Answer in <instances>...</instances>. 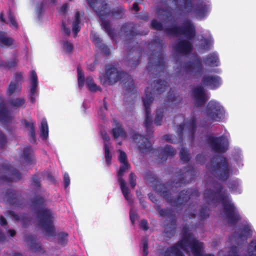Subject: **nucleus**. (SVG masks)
I'll use <instances>...</instances> for the list:
<instances>
[{
  "instance_id": "obj_1",
  "label": "nucleus",
  "mask_w": 256,
  "mask_h": 256,
  "mask_svg": "<svg viewBox=\"0 0 256 256\" xmlns=\"http://www.w3.org/2000/svg\"><path fill=\"white\" fill-rule=\"evenodd\" d=\"M188 252L190 250L196 256L202 254V244L197 241L190 234H186L184 238L177 244L168 248L166 251L168 256H180L182 250Z\"/></svg>"
},
{
  "instance_id": "obj_2",
  "label": "nucleus",
  "mask_w": 256,
  "mask_h": 256,
  "mask_svg": "<svg viewBox=\"0 0 256 256\" xmlns=\"http://www.w3.org/2000/svg\"><path fill=\"white\" fill-rule=\"evenodd\" d=\"M54 219V213L47 208L40 210L38 213V224L48 236H53L56 234L54 227L52 224Z\"/></svg>"
},
{
  "instance_id": "obj_3",
  "label": "nucleus",
  "mask_w": 256,
  "mask_h": 256,
  "mask_svg": "<svg viewBox=\"0 0 256 256\" xmlns=\"http://www.w3.org/2000/svg\"><path fill=\"white\" fill-rule=\"evenodd\" d=\"M120 77H128L130 81V86H133L132 78L124 73H120L118 70L113 66L106 68V74L100 78V82L103 84H113L120 80Z\"/></svg>"
},
{
  "instance_id": "obj_4",
  "label": "nucleus",
  "mask_w": 256,
  "mask_h": 256,
  "mask_svg": "<svg viewBox=\"0 0 256 256\" xmlns=\"http://www.w3.org/2000/svg\"><path fill=\"white\" fill-rule=\"evenodd\" d=\"M220 201L224 207V212L229 222L234 223L240 220V218L234 206L231 204L225 194L220 195Z\"/></svg>"
},
{
  "instance_id": "obj_5",
  "label": "nucleus",
  "mask_w": 256,
  "mask_h": 256,
  "mask_svg": "<svg viewBox=\"0 0 256 256\" xmlns=\"http://www.w3.org/2000/svg\"><path fill=\"white\" fill-rule=\"evenodd\" d=\"M24 100L22 98H17L10 100L6 104V106H4L0 102V120L5 122L8 121L10 116L9 112L6 108H10L12 107H19L24 104Z\"/></svg>"
},
{
  "instance_id": "obj_6",
  "label": "nucleus",
  "mask_w": 256,
  "mask_h": 256,
  "mask_svg": "<svg viewBox=\"0 0 256 256\" xmlns=\"http://www.w3.org/2000/svg\"><path fill=\"white\" fill-rule=\"evenodd\" d=\"M220 162L216 166L212 164L208 168L212 172L218 176L220 180H224L228 177V165L225 158H220Z\"/></svg>"
},
{
  "instance_id": "obj_7",
  "label": "nucleus",
  "mask_w": 256,
  "mask_h": 256,
  "mask_svg": "<svg viewBox=\"0 0 256 256\" xmlns=\"http://www.w3.org/2000/svg\"><path fill=\"white\" fill-rule=\"evenodd\" d=\"M206 114L212 120H218L224 117V112L218 104L212 102L208 104Z\"/></svg>"
},
{
  "instance_id": "obj_8",
  "label": "nucleus",
  "mask_w": 256,
  "mask_h": 256,
  "mask_svg": "<svg viewBox=\"0 0 256 256\" xmlns=\"http://www.w3.org/2000/svg\"><path fill=\"white\" fill-rule=\"evenodd\" d=\"M88 2L100 18H104L109 14L107 4L104 0H88Z\"/></svg>"
},
{
  "instance_id": "obj_9",
  "label": "nucleus",
  "mask_w": 256,
  "mask_h": 256,
  "mask_svg": "<svg viewBox=\"0 0 256 256\" xmlns=\"http://www.w3.org/2000/svg\"><path fill=\"white\" fill-rule=\"evenodd\" d=\"M168 32L176 35L184 34L188 38L194 36L195 34L194 28L189 21L184 24L183 28L174 27L168 30Z\"/></svg>"
},
{
  "instance_id": "obj_10",
  "label": "nucleus",
  "mask_w": 256,
  "mask_h": 256,
  "mask_svg": "<svg viewBox=\"0 0 256 256\" xmlns=\"http://www.w3.org/2000/svg\"><path fill=\"white\" fill-rule=\"evenodd\" d=\"M212 148L218 152H224L228 146V140L225 138H212L210 139Z\"/></svg>"
},
{
  "instance_id": "obj_11",
  "label": "nucleus",
  "mask_w": 256,
  "mask_h": 256,
  "mask_svg": "<svg viewBox=\"0 0 256 256\" xmlns=\"http://www.w3.org/2000/svg\"><path fill=\"white\" fill-rule=\"evenodd\" d=\"M122 165L120 167V170L118 172V176L119 179V182L121 190L122 192V193L126 198L128 200H130V198H129L128 194L130 192L128 188L126 186V182L124 179L122 178V176L124 173L126 171V170H128L130 165L128 162H124L122 163Z\"/></svg>"
},
{
  "instance_id": "obj_12",
  "label": "nucleus",
  "mask_w": 256,
  "mask_h": 256,
  "mask_svg": "<svg viewBox=\"0 0 256 256\" xmlns=\"http://www.w3.org/2000/svg\"><path fill=\"white\" fill-rule=\"evenodd\" d=\"M132 138L137 144L138 148L142 152H145L150 148V142L147 138H144L141 135L134 134L132 136Z\"/></svg>"
},
{
  "instance_id": "obj_13",
  "label": "nucleus",
  "mask_w": 256,
  "mask_h": 256,
  "mask_svg": "<svg viewBox=\"0 0 256 256\" xmlns=\"http://www.w3.org/2000/svg\"><path fill=\"white\" fill-rule=\"evenodd\" d=\"M152 100L153 98L151 96H150V94L149 95L148 94H146L143 98V102L146 111V120L144 124L146 128H148L152 122L151 118L149 116V107Z\"/></svg>"
},
{
  "instance_id": "obj_14",
  "label": "nucleus",
  "mask_w": 256,
  "mask_h": 256,
  "mask_svg": "<svg viewBox=\"0 0 256 256\" xmlns=\"http://www.w3.org/2000/svg\"><path fill=\"white\" fill-rule=\"evenodd\" d=\"M194 96L196 102L198 106L204 103L207 100L204 90L201 87L196 88L194 90Z\"/></svg>"
},
{
  "instance_id": "obj_15",
  "label": "nucleus",
  "mask_w": 256,
  "mask_h": 256,
  "mask_svg": "<svg viewBox=\"0 0 256 256\" xmlns=\"http://www.w3.org/2000/svg\"><path fill=\"white\" fill-rule=\"evenodd\" d=\"M4 199L10 204L14 205H16L18 201V195L16 194V192L12 190H10L5 193L4 196Z\"/></svg>"
},
{
  "instance_id": "obj_16",
  "label": "nucleus",
  "mask_w": 256,
  "mask_h": 256,
  "mask_svg": "<svg viewBox=\"0 0 256 256\" xmlns=\"http://www.w3.org/2000/svg\"><path fill=\"white\" fill-rule=\"evenodd\" d=\"M176 49L181 53L186 54L190 52L192 46L188 41L181 40L176 46Z\"/></svg>"
},
{
  "instance_id": "obj_17",
  "label": "nucleus",
  "mask_w": 256,
  "mask_h": 256,
  "mask_svg": "<svg viewBox=\"0 0 256 256\" xmlns=\"http://www.w3.org/2000/svg\"><path fill=\"white\" fill-rule=\"evenodd\" d=\"M203 83L204 85L210 86L212 88H214L220 84L219 78L218 77L210 76H204L203 78Z\"/></svg>"
},
{
  "instance_id": "obj_18",
  "label": "nucleus",
  "mask_w": 256,
  "mask_h": 256,
  "mask_svg": "<svg viewBox=\"0 0 256 256\" xmlns=\"http://www.w3.org/2000/svg\"><path fill=\"white\" fill-rule=\"evenodd\" d=\"M194 128L195 123L194 121H192L183 126H180L178 130L180 132H182L184 131V133L190 134L192 135L194 132Z\"/></svg>"
},
{
  "instance_id": "obj_19",
  "label": "nucleus",
  "mask_w": 256,
  "mask_h": 256,
  "mask_svg": "<svg viewBox=\"0 0 256 256\" xmlns=\"http://www.w3.org/2000/svg\"><path fill=\"white\" fill-rule=\"evenodd\" d=\"M32 150L30 148H26L24 150V154L22 158V162L25 164L30 163L32 161Z\"/></svg>"
},
{
  "instance_id": "obj_20",
  "label": "nucleus",
  "mask_w": 256,
  "mask_h": 256,
  "mask_svg": "<svg viewBox=\"0 0 256 256\" xmlns=\"http://www.w3.org/2000/svg\"><path fill=\"white\" fill-rule=\"evenodd\" d=\"M14 42V40L8 37L5 32H0V44L10 46L13 44Z\"/></svg>"
},
{
  "instance_id": "obj_21",
  "label": "nucleus",
  "mask_w": 256,
  "mask_h": 256,
  "mask_svg": "<svg viewBox=\"0 0 256 256\" xmlns=\"http://www.w3.org/2000/svg\"><path fill=\"white\" fill-rule=\"evenodd\" d=\"M31 89L32 94H34L38 85V78L36 72L34 70L30 72Z\"/></svg>"
},
{
  "instance_id": "obj_22",
  "label": "nucleus",
  "mask_w": 256,
  "mask_h": 256,
  "mask_svg": "<svg viewBox=\"0 0 256 256\" xmlns=\"http://www.w3.org/2000/svg\"><path fill=\"white\" fill-rule=\"evenodd\" d=\"M80 14L78 12H77L76 14L74 20L72 22V32L74 34V37L76 36L77 33L80 30Z\"/></svg>"
},
{
  "instance_id": "obj_23",
  "label": "nucleus",
  "mask_w": 256,
  "mask_h": 256,
  "mask_svg": "<svg viewBox=\"0 0 256 256\" xmlns=\"http://www.w3.org/2000/svg\"><path fill=\"white\" fill-rule=\"evenodd\" d=\"M86 83L88 89L91 92H96L100 90V88L94 82L92 78L90 77L87 78L86 80Z\"/></svg>"
},
{
  "instance_id": "obj_24",
  "label": "nucleus",
  "mask_w": 256,
  "mask_h": 256,
  "mask_svg": "<svg viewBox=\"0 0 256 256\" xmlns=\"http://www.w3.org/2000/svg\"><path fill=\"white\" fill-rule=\"evenodd\" d=\"M190 198V194L187 192L182 191L180 194V195L176 200H174V202L178 204H182L184 202H186Z\"/></svg>"
},
{
  "instance_id": "obj_25",
  "label": "nucleus",
  "mask_w": 256,
  "mask_h": 256,
  "mask_svg": "<svg viewBox=\"0 0 256 256\" xmlns=\"http://www.w3.org/2000/svg\"><path fill=\"white\" fill-rule=\"evenodd\" d=\"M48 126L46 120H43L41 122V136L46 140L48 136Z\"/></svg>"
},
{
  "instance_id": "obj_26",
  "label": "nucleus",
  "mask_w": 256,
  "mask_h": 256,
  "mask_svg": "<svg viewBox=\"0 0 256 256\" xmlns=\"http://www.w3.org/2000/svg\"><path fill=\"white\" fill-rule=\"evenodd\" d=\"M201 66L198 62L194 63L188 64L186 66V71L188 72H196L200 69Z\"/></svg>"
},
{
  "instance_id": "obj_27",
  "label": "nucleus",
  "mask_w": 256,
  "mask_h": 256,
  "mask_svg": "<svg viewBox=\"0 0 256 256\" xmlns=\"http://www.w3.org/2000/svg\"><path fill=\"white\" fill-rule=\"evenodd\" d=\"M113 136L114 138L118 137L126 138L125 132L120 126H118L112 130Z\"/></svg>"
},
{
  "instance_id": "obj_28",
  "label": "nucleus",
  "mask_w": 256,
  "mask_h": 256,
  "mask_svg": "<svg viewBox=\"0 0 256 256\" xmlns=\"http://www.w3.org/2000/svg\"><path fill=\"white\" fill-rule=\"evenodd\" d=\"M7 214L8 216L12 217L14 220L17 221H20L22 224H24L25 220H26V218L24 216L16 214L12 211H8Z\"/></svg>"
},
{
  "instance_id": "obj_29",
  "label": "nucleus",
  "mask_w": 256,
  "mask_h": 256,
  "mask_svg": "<svg viewBox=\"0 0 256 256\" xmlns=\"http://www.w3.org/2000/svg\"><path fill=\"white\" fill-rule=\"evenodd\" d=\"M162 154L165 156H172L176 154V151L174 149L170 146H166L162 151Z\"/></svg>"
},
{
  "instance_id": "obj_30",
  "label": "nucleus",
  "mask_w": 256,
  "mask_h": 256,
  "mask_svg": "<svg viewBox=\"0 0 256 256\" xmlns=\"http://www.w3.org/2000/svg\"><path fill=\"white\" fill-rule=\"evenodd\" d=\"M218 58L214 54L210 55L206 60V64L210 66H217Z\"/></svg>"
},
{
  "instance_id": "obj_31",
  "label": "nucleus",
  "mask_w": 256,
  "mask_h": 256,
  "mask_svg": "<svg viewBox=\"0 0 256 256\" xmlns=\"http://www.w3.org/2000/svg\"><path fill=\"white\" fill-rule=\"evenodd\" d=\"M20 89V86L18 82H11L8 88V93L12 94L14 92L18 91Z\"/></svg>"
},
{
  "instance_id": "obj_32",
  "label": "nucleus",
  "mask_w": 256,
  "mask_h": 256,
  "mask_svg": "<svg viewBox=\"0 0 256 256\" xmlns=\"http://www.w3.org/2000/svg\"><path fill=\"white\" fill-rule=\"evenodd\" d=\"M68 234L65 232H61L58 234V244L64 245L67 243V237Z\"/></svg>"
},
{
  "instance_id": "obj_33",
  "label": "nucleus",
  "mask_w": 256,
  "mask_h": 256,
  "mask_svg": "<svg viewBox=\"0 0 256 256\" xmlns=\"http://www.w3.org/2000/svg\"><path fill=\"white\" fill-rule=\"evenodd\" d=\"M78 82L80 87L82 86L84 84V76L82 71L79 67L78 68Z\"/></svg>"
},
{
  "instance_id": "obj_34",
  "label": "nucleus",
  "mask_w": 256,
  "mask_h": 256,
  "mask_svg": "<svg viewBox=\"0 0 256 256\" xmlns=\"http://www.w3.org/2000/svg\"><path fill=\"white\" fill-rule=\"evenodd\" d=\"M110 146L109 145L105 143L104 144V148H105V158L106 159V162L108 164H109L110 162V160L112 158V156L110 154L109 150Z\"/></svg>"
},
{
  "instance_id": "obj_35",
  "label": "nucleus",
  "mask_w": 256,
  "mask_h": 256,
  "mask_svg": "<svg viewBox=\"0 0 256 256\" xmlns=\"http://www.w3.org/2000/svg\"><path fill=\"white\" fill-rule=\"evenodd\" d=\"M164 110H158L156 112V118L154 120V122L157 125H160L161 124V121L162 118V114L164 112Z\"/></svg>"
},
{
  "instance_id": "obj_36",
  "label": "nucleus",
  "mask_w": 256,
  "mask_h": 256,
  "mask_svg": "<svg viewBox=\"0 0 256 256\" xmlns=\"http://www.w3.org/2000/svg\"><path fill=\"white\" fill-rule=\"evenodd\" d=\"M122 78V77H120V78ZM123 78H125V80H126V82H124V80H122V82H124V87L126 90H127L128 92L132 91L134 88V86H130V81L128 80V77ZM132 85H134L132 80Z\"/></svg>"
},
{
  "instance_id": "obj_37",
  "label": "nucleus",
  "mask_w": 256,
  "mask_h": 256,
  "mask_svg": "<svg viewBox=\"0 0 256 256\" xmlns=\"http://www.w3.org/2000/svg\"><path fill=\"white\" fill-rule=\"evenodd\" d=\"M180 156L182 160L184 162H187L190 160V156L187 151L184 149L182 148L180 151Z\"/></svg>"
},
{
  "instance_id": "obj_38",
  "label": "nucleus",
  "mask_w": 256,
  "mask_h": 256,
  "mask_svg": "<svg viewBox=\"0 0 256 256\" xmlns=\"http://www.w3.org/2000/svg\"><path fill=\"white\" fill-rule=\"evenodd\" d=\"M64 48L66 52H70L73 50V46L68 42H64Z\"/></svg>"
},
{
  "instance_id": "obj_39",
  "label": "nucleus",
  "mask_w": 256,
  "mask_h": 256,
  "mask_svg": "<svg viewBox=\"0 0 256 256\" xmlns=\"http://www.w3.org/2000/svg\"><path fill=\"white\" fill-rule=\"evenodd\" d=\"M24 124L26 126H27L29 128L30 134L32 138L34 137V129L32 124L28 122H24Z\"/></svg>"
},
{
  "instance_id": "obj_40",
  "label": "nucleus",
  "mask_w": 256,
  "mask_h": 256,
  "mask_svg": "<svg viewBox=\"0 0 256 256\" xmlns=\"http://www.w3.org/2000/svg\"><path fill=\"white\" fill-rule=\"evenodd\" d=\"M118 152H120L118 159L120 162L121 163L128 162L126 153L121 150H119Z\"/></svg>"
},
{
  "instance_id": "obj_41",
  "label": "nucleus",
  "mask_w": 256,
  "mask_h": 256,
  "mask_svg": "<svg viewBox=\"0 0 256 256\" xmlns=\"http://www.w3.org/2000/svg\"><path fill=\"white\" fill-rule=\"evenodd\" d=\"M8 19L10 21V24L15 28H17L18 27V24L16 21L15 20L14 16L12 14L11 12H10L8 14Z\"/></svg>"
},
{
  "instance_id": "obj_42",
  "label": "nucleus",
  "mask_w": 256,
  "mask_h": 256,
  "mask_svg": "<svg viewBox=\"0 0 256 256\" xmlns=\"http://www.w3.org/2000/svg\"><path fill=\"white\" fill-rule=\"evenodd\" d=\"M152 26L153 28L158 30H160L162 29V26L161 24L155 20H154L152 22Z\"/></svg>"
},
{
  "instance_id": "obj_43",
  "label": "nucleus",
  "mask_w": 256,
  "mask_h": 256,
  "mask_svg": "<svg viewBox=\"0 0 256 256\" xmlns=\"http://www.w3.org/2000/svg\"><path fill=\"white\" fill-rule=\"evenodd\" d=\"M136 176L132 173H131L130 175L129 180H130V186L132 188H134L136 184Z\"/></svg>"
},
{
  "instance_id": "obj_44",
  "label": "nucleus",
  "mask_w": 256,
  "mask_h": 256,
  "mask_svg": "<svg viewBox=\"0 0 256 256\" xmlns=\"http://www.w3.org/2000/svg\"><path fill=\"white\" fill-rule=\"evenodd\" d=\"M16 64V62L13 61L10 64H7L6 62H4L0 60V66H3L6 68H11L14 66Z\"/></svg>"
},
{
  "instance_id": "obj_45",
  "label": "nucleus",
  "mask_w": 256,
  "mask_h": 256,
  "mask_svg": "<svg viewBox=\"0 0 256 256\" xmlns=\"http://www.w3.org/2000/svg\"><path fill=\"white\" fill-rule=\"evenodd\" d=\"M156 86L160 92H162L164 90H166L167 88L166 84L165 82H160Z\"/></svg>"
},
{
  "instance_id": "obj_46",
  "label": "nucleus",
  "mask_w": 256,
  "mask_h": 256,
  "mask_svg": "<svg viewBox=\"0 0 256 256\" xmlns=\"http://www.w3.org/2000/svg\"><path fill=\"white\" fill-rule=\"evenodd\" d=\"M250 249L252 248L254 253L252 254L256 256V240H252L250 246Z\"/></svg>"
},
{
  "instance_id": "obj_47",
  "label": "nucleus",
  "mask_w": 256,
  "mask_h": 256,
  "mask_svg": "<svg viewBox=\"0 0 256 256\" xmlns=\"http://www.w3.org/2000/svg\"><path fill=\"white\" fill-rule=\"evenodd\" d=\"M62 29L66 34L69 35L70 34V30L69 28H66V24L64 22H62Z\"/></svg>"
},
{
  "instance_id": "obj_48",
  "label": "nucleus",
  "mask_w": 256,
  "mask_h": 256,
  "mask_svg": "<svg viewBox=\"0 0 256 256\" xmlns=\"http://www.w3.org/2000/svg\"><path fill=\"white\" fill-rule=\"evenodd\" d=\"M64 187L65 188H67L70 182V180L69 176L68 174H65L64 176Z\"/></svg>"
},
{
  "instance_id": "obj_49",
  "label": "nucleus",
  "mask_w": 256,
  "mask_h": 256,
  "mask_svg": "<svg viewBox=\"0 0 256 256\" xmlns=\"http://www.w3.org/2000/svg\"><path fill=\"white\" fill-rule=\"evenodd\" d=\"M20 174L18 172H15L13 174V176L12 179V180H20Z\"/></svg>"
},
{
  "instance_id": "obj_50",
  "label": "nucleus",
  "mask_w": 256,
  "mask_h": 256,
  "mask_svg": "<svg viewBox=\"0 0 256 256\" xmlns=\"http://www.w3.org/2000/svg\"><path fill=\"white\" fill-rule=\"evenodd\" d=\"M102 25L105 28L106 30L108 31V34H111L110 24L106 22H102Z\"/></svg>"
},
{
  "instance_id": "obj_51",
  "label": "nucleus",
  "mask_w": 256,
  "mask_h": 256,
  "mask_svg": "<svg viewBox=\"0 0 256 256\" xmlns=\"http://www.w3.org/2000/svg\"><path fill=\"white\" fill-rule=\"evenodd\" d=\"M143 252L144 253V254L147 255L148 254V246H147V241L146 240H144L143 242Z\"/></svg>"
},
{
  "instance_id": "obj_52",
  "label": "nucleus",
  "mask_w": 256,
  "mask_h": 256,
  "mask_svg": "<svg viewBox=\"0 0 256 256\" xmlns=\"http://www.w3.org/2000/svg\"><path fill=\"white\" fill-rule=\"evenodd\" d=\"M140 227L144 230H146L148 228L147 222L144 220H142L140 222Z\"/></svg>"
},
{
  "instance_id": "obj_53",
  "label": "nucleus",
  "mask_w": 256,
  "mask_h": 256,
  "mask_svg": "<svg viewBox=\"0 0 256 256\" xmlns=\"http://www.w3.org/2000/svg\"><path fill=\"white\" fill-rule=\"evenodd\" d=\"M68 8V4H64L61 8L60 12L63 14H64L65 12L66 11Z\"/></svg>"
},
{
  "instance_id": "obj_54",
  "label": "nucleus",
  "mask_w": 256,
  "mask_h": 256,
  "mask_svg": "<svg viewBox=\"0 0 256 256\" xmlns=\"http://www.w3.org/2000/svg\"><path fill=\"white\" fill-rule=\"evenodd\" d=\"M7 233L9 236H14L16 234V232L14 230H8Z\"/></svg>"
},
{
  "instance_id": "obj_55",
  "label": "nucleus",
  "mask_w": 256,
  "mask_h": 256,
  "mask_svg": "<svg viewBox=\"0 0 256 256\" xmlns=\"http://www.w3.org/2000/svg\"><path fill=\"white\" fill-rule=\"evenodd\" d=\"M22 78V74H16L15 75V80L16 81V82L18 83V81L20 80Z\"/></svg>"
},
{
  "instance_id": "obj_56",
  "label": "nucleus",
  "mask_w": 256,
  "mask_h": 256,
  "mask_svg": "<svg viewBox=\"0 0 256 256\" xmlns=\"http://www.w3.org/2000/svg\"><path fill=\"white\" fill-rule=\"evenodd\" d=\"M6 224V219L2 216H0V224L2 226Z\"/></svg>"
},
{
  "instance_id": "obj_57",
  "label": "nucleus",
  "mask_w": 256,
  "mask_h": 256,
  "mask_svg": "<svg viewBox=\"0 0 256 256\" xmlns=\"http://www.w3.org/2000/svg\"><path fill=\"white\" fill-rule=\"evenodd\" d=\"M33 182L35 184V186H40V182L38 180L36 176H34L33 178Z\"/></svg>"
},
{
  "instance_id": "obj_58",
  "label": "nucleus",
  "mask_w": 256,
  "mask_h": 256,
  "mask_svg": "<svg viewBox=\"0 0 256 256\" xmlns=\"http://www.w3.org/2000/svg\"><path fill=\"white\" fill-rule=\"evenodd\" d=\"M102 50L104 54H106V55H108L110 54L109 50L105 46H104L103 48H102Z\"/></svg>"
},
{
  "instance_id": "obj_59",
  "label": "nucleus",
  "mask_w": 256,
  "mask_h": 256,
  "mask_svg": "<svg viewBox=\"0 0 256 256\" xmlns=\"http://www.w3.org/2000/svg\"><path fill=\"white\" fill-rule=\"evenodd\" d=\"M44 202V200L42 198H40L38 200L34 201V204H42Z\"/></svg>"
},
{
  "instance_id": "obj_60",
  "label": "nucleus",
  "mask_w": 256,
  "mask_h": 256,
  "mask_svg": "<svg viewBox=\"0 0 256 256\" xmlns=\"http://www.w3.org/2000/svg\"><path fill=\"white\" fill-rule=\"evenodd\" d=\"M246 232L244 233L245 236H248L251 234L250 230L249 227H246Z\"/></svg>"
},
{
  "instance_id": "obj_61",
  "label": "nucleus",
  "mask_w": 256,
  "mask_h": 256,
  "mask_svg": "<svg viewBox=\"0 0 256 256\" xmlns=\"http://www.w3.org/2000/svg\"><path fill=\"white\" fill-rule=\"evenodd\" d=\"M30 238L28 237L27 238H26V242H27L28 243V244L30 245V246H32V244H36L35 241H32L30 242V240H29Z\"/></svg>"
},
{
  "instance_id": "obj_62",
  "label": "nucleus",
  "mask_w": 256,
  "mask_h": 256,
  "mask_svg": "<svg viewBox=\"0 0 256 256\" xmlns=\"http://www.w3.org/2000/svg\"><path fill=\"white\" fill-rule=\"evenodd\" d=\"M132 8L136 12L138 10V4L137 3L135 2L133 4Z\"/></svg>"
},
{
  "instance_id": "obj_63",
  "label": "nucleus",
  "mask_w": 256,
  "mask_h": 256,
  "mask_svg": "<svg viewBox=\"0 0 256 256\" xmlns=\"http://www.w3.org/2000/svg\"><path fill=\"white\" fill-rule=\"evenodd\" d=\"M0 20L1 21H2V22H5V20H4V16H3V14H0Z\"/></svg>"
},
{
  "instance_id": "obj_64",
  "label": "nucleus",
  "mask_w": 256,
  "mask_h": 256,
  "mask_svg": "<svg viewBox=\"0 0 256 256\" xmlns=\"http://www.w3.org/2000/svg\"><path fill=\"white\" fill-rule=\"evenodd\" d=\"M164 140H168H168H170V136H167V135L164 136Z\"/></svg>"
}]
</instances>
